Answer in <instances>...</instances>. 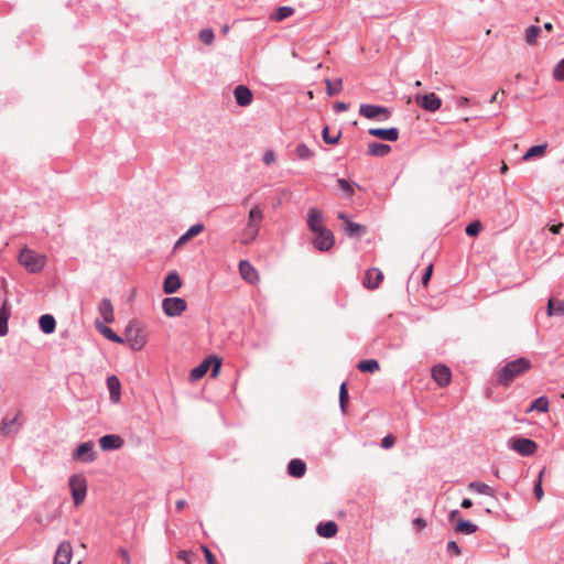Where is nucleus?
<instances>
[{
	"instance_id": "nucleus-49",
	"label": "nucleus",
	"mask_w": 564,
	"mask_h": 564,
	"mask_svg": "<svg viewBox=\"0 0 564 564\" xmlns=\"http://www.w3.org/2000/svg\"><path fill=\"white\" fill-rule=\"evenodd\" d=\"M177 558L184 561L186 564H192L195 558V554L192 551H180L177 553Z\"/></svg>"
},
{
	"instance_id": "nucleus-47",
	"label": "nucleus",
	"mask_w": 564,
	"mask_h": 564,
	"mask_svg": "<svg viewBox=\"0 0 564 564\" xmlns=\"http://www.w3.org/2000/svg\"><path fill=\"white\" fill-rule=\"evenodd\" d=\"M199 40L203 43L207 44V45L212 44L213 41H214V33H213V31L209 30V29L202 30L199 32Z\"/></svg>"
},
{
	"instance_id": "nucleus-9",
	"label": "nucleus",
	"mask_w": 564,
	"mask_h": 564,
	"mask_svg": "<svg viewBox=\"0 0 564 564\" xmlns=\"http://www.w3.org/2000/svg\"><path fill=\"white\" fill-rule=\"evenodd\" d=\"M359 113L368 119L380 117L382 120H387L391 116V111L388 108L368 104L360 105Z\"/></svg>"
},
{
	"instance_id": "nucleus-27",
	"label": "nucleus",
	"mask_w": 564,
	"mask_h": 564,
	"mask_svg": "<svg viewBox=\"0 0 564 564\" xmlns=\"http://www.w3.org/2000/svg\"><path fill=\"white\" fill-rule=\"evenodd\" d=\"M391 147L383 143L378 142H371L368 144L367 153L372 156H386L388 153H390Z\"/></svg>"
},
{
	"instance_id": "nucleus-8",
	"label": "nucleus",
	"mask_w": 564,
	"mask_h": 564,
	"mask_svg": "<svg viewBox=\"0 0 564 564\" xmlns=\"http://www.w3.org/2000/svg\"><path fill=\"white\" fill-rule=\"evenodd\" d=\"M510 447L521 456H532L538 449V444L530 438L513 437L510 440Z\"/></svg>"
},
{
	"instance_id": "nucleus-43",
	"label": "nucleus",
	"mask_w": 564,
	"mask_h": 564,
	"mask_svg": "<svg viewBox=\"0 0 564 564\" xmlns=\"http://www.w3.org/2000/svg\"><path fill=\"white\" fill-rule=\"evenodd\" d=\"M348 400H349V397H348L347 383L344 382V383H341L340 389H339V404H340V409H341L343 413L347 412Z\"/></svg>"
},
{
	"instance_id": "nucleus-51",
	"label": "nucleus",
	"mask_w": 564,
	"mask_h": 564,
	"mask_svg": "<svg viewBox=\"0 0 564 564\" xmlns=\"http://www.w3.org/2000/svg\"><path fill=\"white\" fill-rule=\"evenodd\" d=\"M395 443V437L391 434L384 436L381 442V446L386 449L391 448Z\"/></svg>"
},
{
	"instance_id": "nucleus-60",
	"label": "nucleus",
	"mask_w": 564,
	"mask_h": 564,
	"mask_svg": "<svg viewBox=\"0 0 564 564\" xmlns=\"http://www.w3.org/2000/svg\"><path fill=\"white\" fill-rule=\"evenodd\" d=\"M462 508L468 509L473 506V502L470 499L466 498L460 503Z\"/></svg>"
},
{
	"instance_id": "nucleus-7",
	"label": "nucleus",
	"mask_w": 564,
	"mask_h": 564,
	"mask_svg": "<svg viewBox=\"0 0 564 564\" xmlns=\"http://www.w3.org/2000/svg\"><path fill=\"white\" fill-rule=\"evenodd\" d=\"M162 308L165 315L175 317L182 315L186 311L187 303L182 297H166L162 302Z\"/></svg>"
},
{
	"instance_id": "nucleus-35",
	"label": "nucleus",
	"mask_w": 564,
	"mask_h": 564,
	"mask_svg": "<svg viewBox=\"0 0 564 564\" xmlns=\"http://www.w3.org/2000/svg\"><path fill=\"white\" fill-rule=\"evenodd\" d=\"M294 9L292 7H280L274 13L270 15V19L276 22H281L284 19L293 15Z\"/></svg>"
},
{
	"instance_id": "nucleus-38",
	"label": "nucleus",
	"mask_w": 564,
	"mask_h": 564,
	"mask_svg": "<svg viewBox=\"0 0 564 564\" xmlns=\"http://www.w3.org/2000/svg\"><path fill=\"white\" fill-rule=\"evenodd\" d=\"M357 368H358V370H360L362 372H375V371L379 370L380 366L376 359H367V360H361L357 365Z\"/></svg>"
},
{
	"instance_id": "nucleus-59",
	"label": "nucleus",
	"mask_w": 564,
	"mask_h": 564,
	"mask_svg": "<svg viewBox=\"0 0 564 564\" xmlns=\"http://www.w3.org/2000/svg\"><path fill=\"white\" fill-rule=\"evenodd\" d=\"M120 554H121V556L123 558V563L124 564H130V556H129L128 552L126 550H121Z\"/></svg>"
},
{
	"instance_id": "nucleus-24",
	"label": "nucleus",
	"mask_w": 564,
	"mask_h": 564,
	"mask_svg": "<svg viewBox=\"0 0 564 564\" xmlns=\"http://www.w3.org/2000/svg\"><path fill=\"white\" fill-rule=\"evenodd\" d=\"M306 471V464L299 458L292 459L288 465V473L290 476L301 478Z\"/></svg>"
},
{
	"instance_id": "nucleus-42",
	"label": "nucleus",
	"mask_w": 564,
	"mask_h": 564,
	"mask_svg": "<svg viewBox=\"0 0 564 564\" xmlns=\"http://www.w3.org/2000/svg\"><path fill=\"white\" fill-rule=\"evenodd\" d=\"M469 489L478 494L494 496V489L484 482H470Z\"/></svg>"
},
{
	"instance_id": "nucleus-55",
	"label": "nucleus",
	"mask_w": 564,
	"mask_h": 564,
	"mask_svg": "<svg viewBox=\"0 0 564 564\" xmlns=\"http://www.w3.org/2000/svg\"><path fill=\"white\" fill-rule=\"evenodd\" d=\"M534 495L539 501L543 498V489L541 481H536L534 486Z\"/></svg>"
},
{
	"instance_id": "nucleus-1",
	"label": "nucleus",
	"mask_w": 564,
	"mask_h": 564,
	"mask_svg": "<svg viewBox=\"0 0 564 564\" xmlns=\"http://www.w3.org/2000/svg\"><path fill=\"white\" fill-rule=\"evenodd\" d=\"M264 218V207L256 204L248 213L247 221L240 231V242L242 245L252 243L259 235L261 224Z\"/></svg>"
},
{
	"instance_id": "nucleus-14",
	"label": "nucleus",
	"mask_w": 564,
	"mask_h": 564,
	"mask_svg": "<svg viewBox=\"0 0 564 564\" xmlns=\"http://www.w3.org/2000/svg\"><path fill=\"white\" fill-rule=\"evenodd\" d=\"M432 377L440 387H446L451 382V370L444 365H437L432 368Z\"/></svg>"
},
{
	"instance_id": "nucleus-50",
	"label": "nucleus",
	"mask_w": 564,
	"mask_h": 564,
	"mask_svg": "<svg viewBox=\"0 0 564 564\" xmlns=\"http://www.w3.org/2000/svg\"><path fill=\"white\" fill-rule=\"evenodd\" d=\"M200 549L204 552L207 564H218L216 557L206 545H200Z\"/></svg>"
},
{
	"instance_id": "nucleus-30",
	"label": "nucleus",
	"mask_w": 564,
	"mask_h": 564,
	"mask_svg": "<svg viewBox=\"0 0 564 564\" xmlns=\"http://www.w3.org/2000/svg\"><path fill=\"white\" fill-rule=\"evenodd\" d=\"M550 408V401L546 397H540L535 399L532 404L525 410L527 413H530L532 411H538L541 413L549 412Z\"/></svg>"
},
{
	"instance_id": "nucleus-34",
	"label": "nucleus",
	"mask_w": 564,
	"mask_h": 564,
	"mask_svg": "<svg viewBox=\"0 0 564 564\" xmlns=\"http://www.w3.org/2000/svg\"><path fill=\"white\" fill-rule=\"evenodd\" d=\"M366 226L359 225L351 220H347V225L345 226V231L349 237H358L366 232Z\"/></svg>"
},
{
	"instance_id": "nucleus-39",
	"label": "nucleus",
	"mask_w": 564,
	"mask_h": 564,
	"mask_svg": "<svg viewBox=\"0 0 564 564\" xmlns=\"http://www.w3.org/2000/svg\"><path fill=\"white\" fill-rule=\"evenodd\" d=\"M541 34V28L538 25H532L525 30V42L529 45H535L539 35Z\"/></svg>"
},
{
	"instance_id": "nucleus-57",
	"label": "nucleus",
	"mask_w": 564,
	"mask_h": 564,
	"mask_svg": "<svg viewBox=\"0 0 564 564\" xmlns=\"http://www.w3.org/2000/svg\"><path fill=\"white\" fill-rule=\"evenodd\" d=\"M413 524L416 527V529L420 531L422 530L423 528L426 527V522L425 520L421 519V518H417L414 520Z\"/></svg>"
},
{
	"instance_id": "nucleus-61",
	"label": "nucleus",
	"mask_w": 564,
	"mask_h": 564,
	"mask_svg": "<svg viewBox=\"0 0 564 564\" xmlns=\"http://www.w3.org/2000/svg\"><path fill=\"white\" fill-rule=\"evenodd\" d=\"M449 519H451L452 521H454V520H457V521H458V520H459V511H458V510H453V511L449 513Z\"/></svg>"
},
{
	"instance_id": "nucleus-31",
	"label": "nucleus",
	"mask_w": 564,
	"mask_h": 564,
	"mask_svg": "<svg viewBox=\"0 0 564 564\" xmlns=\"http://www.w3.org/2000/svg\"><path fill=\"white\" fill-rule=\"evenodd\" d=\"M39 324L41 330L45 334L53 333L56 327L55 318L50 314L42 315L39 319Z\"/></svg>"
},
{
	"instance_id": "nucleus-37",
	"label": "nucleus",
	"mask_w": 564,
	"mask_h": 564,
	"mask_svg": "<svg viewBox=\"0 0 564 564\" xmlns=\"http://www.w3.org/2000/svg\"><path fill=\"white\" fill-rule=\"evenodd\" d=\"M10 316V311L4 303L0 308V336H4L8 334V319Z\"/></svg>"
},
{
	"instance_id": "nucleus-48",
	"label": "nucleus",
	"mask_w": 564,
	"mask_h": 564,
	"mask_svg": "<svg viewBox=\"0 0 564 564\" xmlns=\"http://www.w3.org/2000/svg\"><path fill=\"white\" fill-rule=\"evenodd\" d=\"M481 228L482 226L480 221H474L466 227L465 231L468 236L475 237L480 232Z\"/></svg>"
},
{
	"instance_id": "nucleus-4",
	"label": "nucleus",
	"mask_w": 564,
	"mask_h": 564,
	"mask_svg": "<svg viewBox=\"0 0 564 564\" xmlns=\"http://www.w3.org/2000/svg\"><path fill=\"white\" fill-rule=\"evenodd\" d=\"M18 260L19 263L31 273L40 272L46 263V257L44 254H40L28 248L20 251Z\"/></svg>"
},
{
	"instance_id": "nucleus-58",
	"label": "nucleus",
	"mask_w": 564,
	"mask_h": 564,
	"mask_svg": "<svg viewBox=\"0 0 564 564\" xmlns=\"http://www.w3.org/2000/svg\"><path fill=\"white\" fill-rule=\"evenodd\" d=\"M562 227H563V224H562V223L556 224V225H552V226L550 227V231H551L552 234L557 235V234H560V230H561V228H562Z\"/></svg>"
},
{
	"instance_id": "nucleus-36",
	"label": "nucleus",
	"mask_w": 564,
	"mask_h": 564,
	"mask_svg": "<svg viewBox=\"0 0 564 564\" xmlns=\"http://www.w3.org/2000/svg\"><path fill=\"white\" fill-rule=\"evenodd\" d=\"M455 530L458 532V533H463V534H471L474 532L477 531V525L474 524L473 522L470 521H467V520H463V519H459L457 521V524H456V528Z\"/></svg>"
},
{
	"instance_id": "nucleus-64",
	"label": "nucleus",
	"mask_w": 564,
	"mask_h": 564,
	"mask_svg": "<svg viewBox=\"0 0 564 564\" xmlns=\"http://www.w3.org/2000/svg\"><path fill=\"white\" fill-rule=\"evenodd\" d=\"M186 505V501L184 499H181V500H177L176 501V508L177 510H182Z\"/></svg>"
},
{
	"instance_id": "nucleus-53",
	"label": "nucleus",
	"mask_w": 564,
	"mask_h": 564,
	"mask_svg": "<svg viewBox=\"0 0 564 564\" xmlns=\"http://www.w3.org/2000/svg\"><path fill=\"white\" fill-rule=\"evenodd\" d=\"M432 273H433V265L430 264L427 268H426V271L424 273V275L422 276V284L424 286H427L430 280H431V276H432Z\"/></svg>"
},
{
	"instance_id": "nucleus-26",
	"label": "nucleus",
	"mask_w": 564,
	"mask_h": 564,
	"mask_svg": "<svg viewBox=\"0 0 564 564\" xmlns=\"http://www.w3.org/2000/svg\"><path fill=\"white\" fill-rule=\"evenodd\" d=\"M99 313L106 323L113 322V306L109 299H104L99 304Z\"/></svg>"
},
{
	"instance_id": "nucleus-19",
	"label": "nucleus",
	"mask_w": 564,
	"mask_h": 564,
	"mask_svg": "<svg viewBox=\"0 0 564 564\" xmlns=\"http://www.w3.org/2000/svg\"><path fill=\"white\" fill-rule=\"evenodd\" d=\"M368 133L372 137L387 140V141H397L399 138V131L397 128H371L368 130Z\"/></svg>"
},
{
	"instance_id": "nucleus-54",
	"label": "nucleus",
	"mask_w": 564,
	"mask_h": 564,
	"mask_svg": "<svg viewBox=\"0 0 564 564\" xmlns=\"http://www.w3.org/2000/svg\"><path fill=\"white\" fill-rule=\"evenodd\" d=\"M275 160V154L272 152V151H267L263 155V162L267 164V165H270L271 163H273Z\"/></svg>"
},
{
	"instance_id": "nucleus-16",
	"label": "nucleus",
	"mask_w": 564,
	"mask_h": 564,
	"mask_svg": "<svg viewBox=\"0 0 564 564\" xmlns=\"http://www.w3.org/2000/svg\"><path fill=\"white\" fill-rule=\"evenodd\" d=\"M307 226L311 231L316 232L326 228L324 226V217L323 214L315 207L308 209L307 213Z\"/></svg>"
},
{
	"instance_id": "nucleus-62",
	"label": "nucleus",
	"mask_w": 564,
	"mask_h": 564,
	"mask_svg": "<svg viewBox=\"0 0 564 564\" xmlns=\"http://www.w3.org/2000/svg\"><path fill=\"white\" fill-rule=\"evenodd\" d=\"M499 94H505V89H500V90L496 91V93L491 96V98H490V102H496V101H498V95H499Z\"/></svg>"
},
{
	"instance_id": "nucleus-33",
	"label": "nucleus",
	"mask_w": 564,
	"mask_h": 564,
	"mask_svg": "<svg viewBox=\"0 0 564 564\" xmlns=\"http://www.w3.org/2000/svg\"><path fill=\"white\" fill-rule=\"evenodd\" d=\"M97 329L109 340L117 343V344H123V338L118 336L111 328H109L106 325L100 324L99 322H96Z\"/></svg>"
},
{
	"instance_id": "nucleus-23",
	"label": "nucleus",
	"mask_w": 564,
	"mask_h": 564,
	"mask_svg": "<svg viewBox=\"0 0 564 564\" xmlns=\"http://www.w3.org/2000/svg\"><path fill=\"white\" fill-rule=\"evenodd\" d=\"M20 413H17L13 417H4L0 425V432L4 435H9L13 431H17L21 426Z\"/></svg>"
},
{
	"instance_id": "nucleus-3",
	"label": "nucleus",
	"mask_w": 564,
	"mask_h": 564,
	"mask_svg": "<svg viewBox=\"0 0 564 564\" xmlns=\"http://www.w3.org/2000/svg\"><path fill=\"white\" fill-rule=\"evenodd\" d=\"M123 343H127L131 349L139 351L147 345L148 338L139 324L130 322L123 333Z\"/></svg>"
},
{
	"instance_id": "nucleus-45",
	"label": "nucleus",
	"mask_w": 564,
	"mask_h": 564,
	"mask_svg": "<svg viewBox=\"0 0 564 564\" xmlns=\"http://www.w3.org/2000/svg\"><path fill=\"white\" fill-rule=\"evenodd\" d=\"M337 185L343 191V193L346 195V197H351L355 194L352 185L345 178L337 180Z\"/></svg>"
},
{
	"instance_id": "nucleus-28",
	"label": "nucleus",
	"mask_w": 564,
	"mask_h": 564,
	"mask_svg": "<svg viewBox=\"0 0 564 564\" xmlns=\"http://www.w3.org/2000/svg\"><path fill=\"white\" fill-rule=\"evenodd\" d=\"M203 230H204V225L203 224H195V225H193L183 236H181L178 238V240L176 241L175 247L177 248L181 245H184L185 242H187L188 240H191L195 236L199 235Z\"/></svg>"
},
{
	"instance_id": "nucleus-10",
	"label": "nucleus",
	"mask_w": 564,
	"mask_h": 564,
	"mask_svg": "<svg viewBox=\"0 0 564 564\" xmlns=\"http://www.w3.org/2000/svg\"><path fill=\"white\" fill-rule=\"evenodd\" d=\"M314 234L315 238L313 240V245L319 251H327L334 246V235L329 229L324 228Z\"/></svg>"
},
{
	"instance_id": "nucleus-15",
	"label": "nucleus",
	"mask_w": 564,
	"mask_h": 564,
	"mask_svg": "<svg viewBox=\"0 0 564 564\" xmlns=\"http://www.w3.org/2000/svg\"><path fill=\"white\" fill-rule=\"evenodd\" d=\"M73 556V547L69 542H62L55 553L53 564H69Z\"/></svg>"
},
{
	"instance_id": "nucleus-20",
	"label": "nucleus",
	"mask_w": 564,
	"mask_h": 564,
	"mask_svg": "<svg viewBox=\"0 0 564 564\" xmlns=\"http://www.w3.org/2000/svg\"><path fill=\"white\" fill-rule=\"evenodd\" d=\"M234 95L237 104L241 107H247L252 101V93L245 85H238L234 90Z\"/></svg>"
},
{
	"instance_id": "nucleus-32",
	"label": "nucleus",
	"mask_w": 564,
	"mask_h": 564,
	"mask_svg": "<svg viewBox=\"0 0 564 564\" xmlns=\"http://www.w3.org/2000/svg\"><path fill=\"white\" fill-rule=\"evenodd\" d=\"M547 149V143L531 147L522 156L523 161H530L532 159L542 158Z\"/></svg>"
},
{
	"instance_id": "nucleus-21",
	"label": "nucleus",
	"mask_w": 564,
	"mask_h": 564,
	"mask_svg": "<svg viewBox=\"0 0 564 564\" xmlns=\"http://www.w3.org/2000/svg\"><path fill=\"white\" fill-rule=\"evenodd\" d=\"M182 286L181 278L176 272H171L166 275L163 283V291L166 294L175 293Z\"/></svg>"
},
{
	"instance_id": "nucleus-52",
	"label": "nucleus",
	"mask_w": 564,
	"mask_h": 564,
	"mask_svg": "<svg viewBox=\"0 0 564 564\" xmlns=\"http://www.w3.org/2000/svg\"><path fill=\"white\" fill-rule=\"evenodd\" d=\"M447 551H448V553H451V554H453V555H455V556H457V555H459V554H460V549H459V546L457 545V543H456V542H454V541H449V542L447 543Z\"/></svg>"
},
{
	"instance_id": "nucleus-25",
	"label": "nucleus",
	"mask_w": 564,
	"mask_h": 564,
	"mask_svg": "<svg viewBox=\"0 0 564 564\" xmlns=\"http://www.w3.org/2000/svg\"><path fill=\"white\" fill-rule=\"evenodd\" d=\"M316 531L318 535L329 539L336 535L338 527L334 521H327L324 523H319L317 525Z\"/></svg>"
},
{
	"instance_id": "nucleus-6",
	"label": "nucleus",
	"mask_w": 564,
	"mask_h": 564,
	"mask_svg": "<svg viewBox=\"0 0 564 564\" xmlns=\"http://www.w3.org/2000/svg\"><path fill=\"white\" fill-rule=\"evenodd\" d=\"M212 365H213L212 377H214V378L217 377V375L220 370V367H221L220 359L207 358L199 366H197L191 370L189 378L194 381L203 378Z\"/></svg>"
},
{
	"instance_id": "nucleus-22",
	"label": "nucleus",
	"mask_w": 564,
	"mask_h": 564,
	"mask_svg": "<svg viewBox=\"0 0 564 564\" xmlns=\"http://www.w3.org/2000/svg\"><path fill=\"white\" fill-rule=\"evenodd\" d=\"M107 387L110 393V400L113 403H119L121 398V383L117 376H110L107 379Z\"/></svg>"
},
{
	"instance_id": "nucleus-12",
	"label": "nucleus",
	"mask_w": 564,
	"mask_h": 564,
	"mask_svg": "<svg viewBox=\"0 0 564 564\" xmlns=\"http://www.w3.org/2000/svg\"><path fill=\"white\" fill-rule=\"evenodd\" d=\"M384 275L378 268H369L364 276L362 284L368 290H376L379 288Z\"/></svg>"
},
{
	"instance_id": "nucleus-63",
	"label": "nucleus",
	"mask_w": 564,
	"mask_h": 564,
	"mask_svg": "<svg viewBox=\"0 0 564 564\" xmlns=\"http://www.w3.org/2000/svg\"><path fill=\"white\" fill-rule=\"evenodd\" d=\"M468 102H469V99H468L467 97H460V99H459V101H458V105H459L460 107H465V106H467V105H468Z\"/></svg>"
},
{
	"instance_id": "nucleus-40",
	"label": "nucleus",
	"mask_w": 564,
	"mask_h": 564,
	"mask_svg": "<svg viewBox=\"0 0 564 564\" xmlns=\"http://www.w3.org/2000/svg\"><path fill=\"white\" fill-rule=\"evenodd\" d=\"M341 132L336 131L335 133H330L329 127H324L322 131V137L325 143L327 144H336L340 139Z\"/></svg>"
},
{
	"instance_id": "nucleus-44",
	"label": "nucleus",
	"mask_w": 564,
	"mask_h": 564,
	"mask_svg": "<svg viewBox=\"0 0 564 564\" xmlns=\"http://www.w3.org/2000/svg\"><path fill=\"white\" fill-rule=\"evenodd\" d=\"M296 155L302 160H308L313 158L314 152L304 143H301L296 147Z\"/></svg>"
},
{
	"instance_id": "nucleus-56",
	"label": "nucleus",
	"mask_w": 564,
	"mask_h": 564,
	"mask_svg": "<svg viewBox=\"0 0 564 564\" xmlns=\"http://www.w3.org/2000/svg\"><path fill=\"white\" fill-rule=\"evenodd\" d=\"M348 109V105L341 101H337L334 104V110L337 112H343Z\"/></svg>"
},
{
	"instance_id": "nucleus-5",
	"label": "nucleus",
	"mask_w": 564,
	"mask_h": 564,
	"mask_svg": "<svg viewBox=\"0 0 564 564\" xmlns=\"http://www.w3.org/2000/svg\"><path fill=\"white\" fill-rule=\"evenodd\" d=\"M69 490L73 497L74 505L80 506L87 492V481L83 475H72L68 480Z\"/></svg>"
},
{
	"instance_id": "nucleus-18",
	"label": "nucleus",
	"mask_w": 564,
	"mask_h": 564,
	"mask_svg": "<svg viewBox=\"0 0 564 564\" xmlns=\"http://www.w3.org/2000/svg\"><path fill=\"white\" fill-rule=\"evenodd\" d=\"M99 445L104 451L119 449L123 445V440L116 434H107L99 438Z\"/></svg>"
},
{
	"instance_id": "nucleus-46",
	"label": "nucleus",
	"mask_w": 564,
	"mask_h": 564,
	"mask_svg": "<svg viewBox=\"0 0 564 564\" xmlns=\"http://www.w3.org/2000/svg\"><path fill=\"white\" fill-rule=\"evenodd\" d=\"M552 76L557 82L564 80V58L553 67Z\"/></svg>"
},
{
	"instance_id": "nucleus-2",
	"label": "nucleus",
	"mask_w": 564,
	"mask_h": 564,
	"mask_svg": "<svg viewBox=\"0 0 564 564\" xmlns=\"http://www.w3.org/2000/svg\"><path fill=\"white\" fill-rule=\"evenodd\" d=\"M532 362L524 357L507 362L497 373V382L500 386L509 387L512 381L530 371Z\"/></svg>"
},
{
	"instance_id": "nucleus-41",
	"label": "nucleus",
	"mask_w": 564,
	"mask_h": 564,
	"mask_svg": "<svg viewBox=\"0 0 564 564\" xmlns=\"http://www.w3.org/2000/svg\"><path fill=\"white\" fill-rule=\"evenodd\" d=\"M325 84H326V93L328 96H335V95L339 94V91L341 90L343 82L340 78H338L335 83H333L330 79L326 78Z\"/></svg>"
},
{
	"instance_id": "nucleus-13",
	"label": "nucleus",
	"mask_w": 564,
	"mask_h": 564,
	"mask_svg": "<svg viewBox=\"0 0 564 564\" xmlns=\"http://www.w3.org/2000/svg\"><path fill=\"white\" fill-rule=\"evenodd\" d=\"M239 273L241 278L250 284H256L260 279L257 270L247 260L239 262Z\"/></svg>"
},
{
	"instance_id": "nucleus-17",
	"label": "nucleus",
	"mask_w": 564,
	"mask_h": 564,
	"mask_svg": "<svg viewBox=\"0 0 564 564\" xmlns=\"http://www.w3.org/2000/svg\"><path fill=\"white\" fill-rule=\"evenodd\" d=\"M94 444L91 442L82 443L74 453V458L91 463L95 460L96 456L93 451Z\"/></svg>"
},
{
	"instance_id": "nucleus-29",
	"label": "nucleus",
	"mask_w": 564,
	"mask_h": 564,
	"mask_svg": "<svg viewBox=\"0 0 564 564\" xmlns=\"http://www.w3.org/2000/svg\"><path fill=\"white\" fill-rule=\"evenodd\" d=\"M546 313L547 316H564V301L550 299Z\"/></svg>"
},
{
	"instance_id": "nucleus-11",
	"label": "nucleus",
	"mask_w": 564,
	"mask_h": 564,
	"mask_svg": "<svg viewBox=\"0 0 564 564\" xmlns=\"http://www.w3.org/2000/svg\"><path fill=\"white\" fill-rule=\"evenodd\" d=\"M415 102L426 111L435 112L442 106V100L434 93L417 95Z\"/></svg>"
}]
</instances>
